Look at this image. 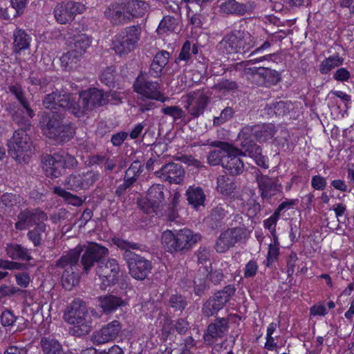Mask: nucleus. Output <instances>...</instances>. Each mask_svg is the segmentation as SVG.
Listing matches in <instances>:
<instances>
[{
	"label": "nucleus",
	"instance_id": "obj_1",
	"mask_svg": "<svg viewBox=\"0 0 354 354\" xmlns=\"http://www.w3.org/2000/svg\"><path fill=\"white\" fill-rule=\"evenodd\" d=\"M247 22L244 20L235 23L232 30L219 43V50L226 54H245L249 52L256 46V41L247 30Z\"/></svg>",
	"mask_w": 354,
	"mask_h": 354
},
{
	"label": "nucleus",
	"instance_id": "obj_2",
	"mask_svg": "<svg viewBox=\"0 0 354 354\" xmlns=\"http://www.w3.org/2000/svg\"><path fill=\"white\" fill-rule=\"evenodd\" d=\"M41 122L44 134L57 143L68 142L75 133L74 129L70 123L64 122V115L61 113H45Z\"/></svg>",
	"mask_w": 354,
	"mask_h": 354
},
{
	"label": "nucleus",
	"instance_id": "obj_3",
	"mask_svg": "<svg viewBox=\"0 0 354 354\" xmlns=\"http://www.w3.org/2000/svg\"><path fill=\"white\" fill-rule=\"evenodd\" d=\"M64 319L73 325L72 332L80 337L88 334L92 329V318L88 311L86 303L75 299L66 309Z\"/></svg>",
	"mask_w": 354,
	"mask_h": 354
},
{
	"label": "nucleus",
	"instance_id": "obj_4",
	"mask_svg": "<svg viewBox=\"0 0 354 354\" xmlns=\"http://www.w3.org/2000/svg\"><path fill=\"white\" fill-rule=\"evenodd\" d=\"M201 235L188 228L180 230H165L161 236L163 248L169 252H186L201 240Z\"/></svg>",
	"mask_w": 354,
	"mask_h": 354
},
{
	"label": "nucleus",
	"instance_id": "obj_5",
	"mask_svg": "<svg viewBox=\"0 0 354 354\" xmlns=\"http://www.w3.org/2000/svg\"><path fill=\"white\" fill-rule=\"evenodd\" d=\"M113 94L92 88L82 92L77 101L73 96L72 113L81 117L88 113L93 108L102 106L109 101Z\"/></svg>",
	"mask_w": 354,
	"mask_h": 354
},
{
	"label": "nucleus",
	"instance_id": "obj_6",
	"mask_svg": "<svg viewBox=\"0 0 354 354\" xmlns=\"http://www.w3.org/2000/svg\"><path fill=\"white\" fill-rule=\"evenodd\" d=\"M76 253H66L59 258L51 266L61 274L63 288L71 290L79 283L80 272L77 264Z\"/></svg>",
	"mask_w": 354,
	"mask_h": 354
},
{
	"label": "nucleus",
	"instance_id": "obj_7",
	"mask_svg": "<svg viewBox=\"0 0 354 354\" xmlns=\"http://www.w3.org/2000/svg\"><path fill=\"white\" fill-rule=\"evenodd\" d=\"M76 253L77 264L81 256L80 263L84 272L88 271L95 266V263L100 262L101 259L109 254V250L104 246L94 242L86 245H78L67 253Z\"/></svg>",
	"mask_w": 354,
	"mask_h": 354
},
{
	"label": "nucleus",
	"instance_id": "obj_8",
	"mask_svg": "<svg viewBox=\"0 0 354 354\" xmlns=\"http://www.w3.org/2000/svg\"><path fill=\"white\" fill-rule=\"evenodd\" d=\"M8 153L19 163H27L32 154L30 138L25 129L15 131L8 142Z\"/></svg>",
	"mask_w": 354,
	"mask_h": 354
},
{
	"label": "nucleus",
	"instance_id": "obj_9",
	"mask_svg": "<svg viewBox=\"0 0 354 354\" xmlns=\"http://www.w3.org/2000/svg\"><path fill=\"white\" fill-rule=\"evenodd\" d=\"M140 26H131L122 29L113 41V50L120 55H127L133 50L140 39Z\"/></svg>",
	"mask_w": 354,
	"mask_h": 354
},
{
	"label": "nucleus",
	"instance_id": "obj_10",
	"mask_svg": "<svg viewBox=\"0 0 354 354\" xmlns=\"http://www.w3.org/2000/svg\"><path fill=\"white\" fill-rule=\"evenodd\" d=\"M100 176L98 171L93 170L75 172L65 178L63 185L67 189L73 192L86 190L98 180Z\"/></svg>",
	"mask_w": 354,
	"mask_h": 354
},
{
	"label": "nucleus",
	"instance_id": "obj_11",
	"mask_svg": "<svg viewBox=\"0 0 354 354\" xmlns=\"http://www.w3.org/2000/svg\"><path fill=\"white\" fill-rule=\"evenodd\" d=\"M234 292V287L229 285L225 286L223 290L215 293L203 304V314L207 317L216 314L229 301Z\"/></svg>",
	"mask_w": 354,
	"mask_h": 354
},
{
	"label": "nucleus",
	"instance_id": "obj_12",
	"mask_svg": "<svg viewBox=\"0 0 354 354\" xmlns=\"http://www.w3.org/2000/svg\"><path fill=\"white\" fill-rule=\"evenodd\" d=\"M124 259L128 265L129 274L137 280H144L151 272V261L136 253L127 252Z\"/></svg>",
	"mask_w": 354,
	"mask_h": 354
},
{
	"label": "nucleus",
	"instance_id": "obj_13",
	"mask_svg": "<svg viewBox=\"0 0 354 354\" xmlns=\"http://www.w3.org/2000/svg\"><path fill=\"white\" fill-rule=\"evenodd\" d=\"M185 109L192 118L199 117L204 113L210 99V94L205 90H197L186 95Z\"/></svg>",
	"mask_w": 354,
	"mask_h": 354
},
{
	"label": "nucleus",
	"instance_id": "obj_14",
	"mask_svg": "<svg viewBox=\"0 0 354 354\" xmlns=\"http://www.w3.org/2000/svg\"><path fill=\"white\" fill-rule=\"evenodd\" d=\"M247 236L248 232L244 227H237L227 229L222 232L217 239L215 249L217 252L223 253Z\"/></svg>",
	"mask_w": 354,
	"mask_h": 354
},
{
	"label": "nucleus",
	"instance_id": "obj_15",
	"mask_svg": "<svg viewBox=\"0 0 354 354\" xmlns=\"http://www.w3.org/2000/svg\"><path fill=\"white\" fill-rule=\"evenodd\" d=\"M85 10L84 4L73 1L61 2L55 7L53 13L56 21L60 24L71 22L77 14Z\"/></svg>",
	"mask_w": 354,
	"mask_h": 354
},
{
	"label": "nucleus",
	"instance_id": "obj_16",
	"mask_svg": "<svg viewBox=\"0 0 354 354\" xmlns=\"http://www.w3.org/2000/svg\"><path fill=\"white\" fill-rule=\"evenodd\" d=\"M134 91L141 96L162 102L168 100L161 93L160 84L157 82H151L146 80L143 76L139 75L134 84Z\"/></svg>",
	"mask_w": 354,
	"mask_h": 354
},
{
	"label": "nucleus",
	"instance_id": "obj_17",
	"mask_svg": "<svg viewBox=\"0 0 354 354\" xmlns=\"http://www.w3.org/2000/svg\"><path fill=\"white\" fill-rule=\"evenodd\" d=\"M120 266L114 259H109L106 261H100L96 269V273L105 287L115 284L118 279Z\"/></svg>",
	"mask_w": 354,
	"mask_h": 354
},
{
	"label": "nucleus",
	"instance_id": "obj_18",
	"mask_svg": "<svg viewBox=\"0 0 354 354\" xmlns=\"http://www.w3.org/2000/svg\"><path fill=\"white\" fill-rule=\"evenodd\" d=\"M18 221L15 223V228L18 230H24L38 223L47 220V215L38 209H26L21 212L17 216Z\"/></svg>",
	"mask_w": 354,
	"mask_h": 354
},
{
	"label": "nucleus",
	"instance_id": "obj_19",
	"mask_svg": "<svg viewBox=\"0 0 354 354\" xmlns=\"http://www.w3.org/2000/svg\"><path fill=\"white\" fill-rule=\"evenodd\" d=\"M208 145L217 148L209 151L207 156V162L212 166L222 165V162L229 153L237 151L235 147L226 142L215 140L210 142Z\"/></svg>",
	"mask_w": 354,
	"mask_h": 354
},
{
	"label": "nucleus",
	"instance_id": "obj_20",
	"mask_svg": "<svg viewBox=\"0 0 354 354\" xmlns=\"http://www.w3.org/2000/svg\"><path fill=\"white\" fill-rule=\"evenodd\" d=\"M155 175L169 183L180 184L184 179L185 171L180 165L169 162L164 165L159 170L156 171Z\"/></svg>",
	"mask_w": 354,
	"mask_h": 354
},
{
	"label": "nucleus",
	"instance_id": "obj_21",
	"mask_svg": "<svg viewBox=\"0 0 354 354\" xmlns=\"http://www.w3.org/2000/svg\"><path fill=\"white\" fill-rule=\"evenodd\" d=\"M121 330L118 321L114 320L92 335V341L96 345H100L114 340Z\"/></svg>",
	"mask_w": 354,
	"mask_h": 354
},
{
	"label": "nucleus",
	"instance_id": "obj_22",
	"mask_svg": "<svg viewBox=\"0 0 354 354\" xmlns=\"http://www.w3.org/2000/svg\"><path fill=\"white\" fill-rule=\"evenodd\" d=\"M42 102L46 109L55 110L60 107L72 113L73 95L69 93L61 94L53 92L45 95Z\"/></svg>",
	"mask_w": 354,
	"mask_h": 354
},
{
	"label": "nucleus",
	"instance_id": "obj_23",
	"mask_svg": "<svg viewBox=\"0 0 354 354\" xmlns=\"http://www.w3.org/2000/svg\"><path fill=\"white\" fill-rule=\"evenodd\" d=\"M104 16L111 24L115 26H121L131 22L123 1L111 4L105 10Z\"/></svg>",
	"mask_w": 354,
	"mask_h": 354
},
{
	"label": "nucleus",
	"instance_id": "obj_24",
	"mask_svg": "<svg viewBox=\"0 0 354 354\" xmlns=\"http://www.w3.org/2000/svg\"><path fill=\"white\" fill-rule=\"evenodd\" d=\"M256 180L261 196L263 199H270L279 191L280 185L277 184V180L275 178H270L258 172L256 174Z\"/></svg>",
	"mask_w": 354,
	"mask_h": 354
},
{
	"label": "nucleus",
	"instance_id": "obj_25",
	"mask_svg": "<svg viewBox=\"0 0 354 354\" xmlns=\"http://www.w3.org/2000/svg\"><path fill=\"white\" fill-rule=\"evenodd\" d=\"M42 165L46 175L52 178L60 176L64 169L62 156L57 153L44 156L42 158Z\"/></svg>",
	"mask_w": 354,
	"mask_h": 354
},
{
	"label": "nucleus",
	"instance_id": "obj_26",
	"mask_svg": "<svg viewBox=\"0 0 354 354\" xmlns=\"http://www.w3.org/2000/svg\"><path fill=\"white\" fill-rule=\"evenodd\" d=\"M229 329V322L226 318H217L208 325L204 334V340L212 343L214 340L222 337Z\"/></svg>",
	"mask_w": 354,
	"mask_h": 354
},
{
	"label": "nucleus",
	"instance_id": "obj_27",
	"mask_svg": "<svg viewBox=\"0 0 354 354\" xmlns=\"http://www.w3.org/2000/svg\"><path fill=\"white\" fill-rule=\"evenodd\" d=\"M255 8V3L252 1H248L245 3H240L236 0H227L220 6L221 10L226 14H236L238 15H244L246 13H250Z\"/></svg>",
	"mask_w": 354,
	"mask_h": 354
},
{
	"label": "nucleus",
	"instance_id": "obj_28",
	"mask_svg": "<svg viewBox=\"0 0 354 354\" xmlns=\"http://www.w3.org/2000/svg\"><path fill=\"white\" fill-rule=\"evenodd\" d=\"M235 149L237 151L236 153H229L222 162L223 167L232 175H239L244 169L243 162L239 158V156L243 155V152L236 147Z\"/></svg>",
	"mask_w": 354,
	"mask_h": 354
},
{
	"label": "nucleus",
	"instance_id": "obj_29",
	"mask_svg": "<svg viewBox=\"0 0 354 354\" xmlns=\"http://www.w3.org/2000/svg\"><path fill=\"white\" fill-rule=\"evenodd\" d=\"M164 186L160 184H155L150 187L147 192V203L150 206L145 211L149 214L155 212L159 205L164 201Z\"/></svg>",
	"mask_w": 354,
	"mask_h": 354
},
{
	"label": "nucleus",
	"instance_id": "obj_30",
	"mask_svg": "<svg viewBox=\"0 0 354 354\" xmlns=\"http://www.w3.org/2000/svg\"><path fill=\"white\" fill-rule=\"evenodd\" d=\"M131 22L135 19L142 17L148 10V4L141 0H127L123 1Z\"/></svg>",
	"mask_w": 354,
	"mask_h": 354
},
{
	"label": "nucleus",
	"instance_id": "obj_31",
	"mask_svg": "<svg viewBox=\"0 0 354 354\" xmlns=\"http://www.w3.org/2000/svg\"><path fill=\"white\" fill-rule=\"evenodd\" d=\"M6 254L13 260H22L29 261L32 257L29 250L17 243L7 244L6 247Z\"/></svg>",
	"mask_w": 354,
	"mask_h": 354
},
{
	"label": "nucleus",
	"instance_id": "obj_32",
	"mask_svg": "<svg viewBox=\"0 0 354 354\" xmlns=\"http://www.w3.org/2000/svg\"><path fill=\"white\" fill-rule=\"evenodd\" d=\"M99 305L106 313H111L127 304L125 300L113 295L99 297Z\"/></svg>",
	"mask_w": 354,
	"mask_h": 354
},
{
	"label": "nucleus",
	"instance_id": "obj_33",
	"mask_svg": "<svg viewBox=\"0 0 354 354\" xmlns=\"http://www.w3.org/2000/svg\"><path fill=\"white\" fill-rule=\"evenodd\" d=\"M169 58V53L166 50L158 52L154 57L151 64L149 73L153 77H159L167 64Z\"/></svg>",
	"mask_w": 354,
	"mask_h": 354
},
{
	"label": "nucleus",
	"instance_id": "obj_34",
	"mask_svg": "<svg viewBox=\"0 0 354 354\" xmlns=\"http://www.w3.org/2000/svg\"><path fill=\"white\" fill-rule=\"evenodd\" d=\"M242 149L244 150V152H243V156L248 155L254 159L257 165L264 169H267L268 167L267 158L262 155L261 148L260 146L253 143L247 147H243Z\"/></svg>",
	"mask_w": 354,
	"mask_h": 354
},
{
	"label": "nucleus",
	"instance_id": "obj_35",
	"mask_svg": "<svg viewBox=\"0 0 354 354\" xmlns=\"http://www.w3.org/2000/svg\"><path fill=\"white\" fill-rule=\"evenodd\" d=\"M9 91L15 96L22 107L26 110L27 115L30 118H33L35 113L30 108V104L25 96L21 84L15 83L8 86Z\"/></svg>",
	"mask_w": 354,
	"mask_h": 354
},
{
	"label": "nucleus",
	"instance_id": "obj_36",
	"mask_svg": "<svg viewBox=\"0 0 354 354\" xmlns=\"http://www.w3.org/2000/svg\"><path fill=\"white\" fill-rule=\"evenodd\" d=\"M92 39L86 34H80L74 37L73 42L71 45V50L81 57L85 53L91 46Z\"/></svg>",
	"mask_w": 354,
	"mask_h": 354
},
{
	"label": "nucleus",
	"instance_id": "obj_37",
	"mask_svg": "<svg viewBox=\"0 0 354 354\" xmlns=\"http://www.w3.org/2000/svg\"><path fill=\"white\" fill-rule=\"evenodd\" d=\"M44 354H66L62 344L51 337H43L40 341Z\"/></svg>",
	"mask_w": 354,
	"mask_h": 354
},
{
	"label": "nucleus",
	"instance_id": "obj_38",
	"mask_svg": "<svg viewBox=\"0 0 354 354\" xmlns=\"http://www.w3.org/2000/svg\"><path fill=\"white\" fill-rule=\"evenodd\" d=\"M13 46L16 52L25 50L29 48L31 37L26 34L24 30L17 29L15 30L14 34Z\"/></svg>",
	"mask_w": 354,
	"mask_h": 354
},
{
	"label": "nucleus",
	"instance_id": "obj_39",
	"mask_svg": "<svg viewBox=\"0 0 354 354\" xmlns=\"http://www.w3.org/2000/svg\"><path fill=\"white\" fill-rule=\"evenodd\" d=\"M187 200L194 208L203 205L205 194L200 187H189L186 191Z\"/></svg>",
	"mask_w": 354,
	"mask_h": 354
},
{
	"label": "nucleus",
	"instance_id": "obj_40",
	"mask_svg": "<svg viewBox=\"0 0 354 354\" xmlns=\"http://www.w3.org/2000/svg\"><path fill=\"white\" fill-rule=\"evenodd\" d=\"M255 129V138L259 142L270 140L275 133V127L272 124H257Z\"/></svg>",
	"mask_w": 354,
	"mask_h": 354
},
{
	"label": "nucleus",
	"instance_id": "obj_41",
	"mask_svg": "<svg viewBox=\"0 0 354 354\" xmlns=\"http://www.w3.org/2000/svg\"><path fill=\"white\" fill-rule=\"evenodd\" d=\"M81 56L70 50L64 53L60 58L61 65L66 71H72L77 67Z\"/></svg>",
	"mask_w": 354,
	"mask_h": 354
},
{
	"label": "nucleus",
	"instance_id": "obj_42",
	"mask_svg": "<svg viewBox=\"0 0 354 354\" xmlns=\"http://www.w3.org/2000/svg\"><path fill=\"white\" fill-rule=\"evenodd\" d=\"M234 214V207L227 203H220L214 207L211 213L213 220L222 221Z\"/></svg>",
	"mask_w": 354,
	"mask_h": 354
},
{
	"label": "nucleus",
	"instance_id": "obj_43",
	"mask_svg": "<svg viewBox=\"0 0 354 354\" xmlns=\"http://www.w3.org/2000/svg\"><path fill=\"white\" fill-rule=\"evenodd\" d=\"M344 59L338 55H333L324 59L319 65V71L322 74H328L332 69L342 64Z\"/></svg>",
	"mask_w": 354,
	"mask_h": 354
},
{
	"label": "nucleus",
	"instance_id": "obj_44",
	"mask_svg": "<svg viewBox=\"0 0 354 354\" xmlns=\"http://www.w3.org/2000/svg\"><path fill=\"white\" fill-rule=\"evenodd\" d=\"M255 131V125L245 126L241 129L238 136L241 147L254 143V140H256Z\"/></svg>",
	"mask_w": 354,
	"mask_h": 354
},
{
	"label": "nucleus",
	"instance_id": "obj_45",
	"mask_svg": "<svg viewBox=\"0 0 354 354\" xmlns=\"http://www.w3.org/2000/svg\"><path fill=\"white\" fill-rule=\"evenodd\" d=\"M53 193L63 198L68 204H71L74 206H81L84 203V201L81 198L67 192L61 187H55L53 188Z\"/></svg>",
	"mask_w": 354,
	"mask_h": 354
},
{
	"label": "nucleus",
	"instance_id": "obj_46",
	"mask_svg": "<svg viewBox=\"0 0 354 354\" xmlns=\"http://www.w3.org/2000/svg\"><path fill=\"white\" fill-rule=\"evenodd\" d=\"M46 230V225L44 223V221H41V223H38L32 230L28 231L27 236L28 239L32 242L34 246L38 247L40 245L41 235Z\"/></svg>",
	"mask_w": 354,
	"mask_h": 354
},
{
	"label": "nucleus",
	"instance_id": "obj_47",
	"mask_svg": "<svg viewBox=\"0 0 354 354\" xmlns=\"http://www.w3.org/2000/svg\"><path fill=\"white\" fill-rule=\"evenodd\" d=\"M20 202V196L19 195L11 193L3 194L1 197L0 204L1 208H4V211L8 214L12 212V208L17 206Z\"/></svg>",
	"mask_w": 354,
	"mask_h": 354
},
{
	"label": "nucleus",
	"instance_id": "obj_48",
	"mask_svg": "<svg viewBox=\"0 0 354 354\" xmlns=\"http://www.w3.org/2000/svg\"><path fill=\"white\" fill-rule=\"evenodd\" d=\"M236 188V185L225 176H220L217 178V189L222 194L230 195Z\"/></svg>",
	"mask_w": 354,
	"mask_h": 354
},
{
	"label": "nucleus",
	"instance_id": "obj_49",
	"mask_svg": "<svg viewBox=\"0 0 354 354\" xmlns=\"http://www.w3.org/2000/svg\"><path fill=\"white\" fill-rule=\"evenodd\" d=\"M207 276V270L205 268H203V272L199 270V273L194 280V292L197 295H201L208 287L206 279Z\"/></svg>",
	"mask_w": 354,
	"mask_h": 354
},
{
	"label": "nucleus",
	"instance_id": "obj_50",
	"mask_svg": "<svg viewBox=\"0 0 354 354\" xmlns=\"http://www.w3.org/2000/svg\"><path fill=\"white\" fill-rule=\"evenodd\" d=\"M178 25L177 20L171 16L165 17L157 28L159 35H163L175 30Z\"/></svg>",
	"mask_w": 354,
	"mask_h": 354
},
{
	"label": "nucleus",
	"instance_id": "obj_51",
	"mask_svg": "<svg viewBox=\"0 0 354 354\" xmlns=\"http://www.w3.org/2000/svg\"><path fill=\"white\" fill-rule=\"evenodd\" d=\"M142 171V165L140 161H134L125 172L124 180L129 183H134Z\"/></svg>",
	"mask_w": 354,
	"mask_h": 354
},
{
	"label": "nucleus",
	"instance_id": "obj_52",
	"mask_svg": "<svg viewBox=\"0 0 354 354\" xmlns=\"http://www.w3.org/2000/svg\"><path fill=\"white\" fill-rule=\"evenodd\" d=\"M255 73L262 76L270 84H276L281 80L280 75L277 71L268 68H261L259 70H255Z\"/></svg>",
	"mask_w": 354,
	"mask_h": 354
},
{
	"label": "nucleus",
	"instance_id": "obj_53",
	"mask_svg": "<svg viewBox=\"0 0 354 354\" xmlns=\"http://www.w3.org/2000/svg\"><path fill=\"white\" fill-rule=\"evenodd\" d=\"M272 55H268L266 56H262L259 58H255V59H250L247 61L241 62L239 63H236L234 66V68L236 71H241L243 70L245 73H248L250 71L252 72V73H254V69L248 68V66L250 64H254L260 62H262L263 60H268L271 57Z\"/></svg>",
	"mask_w": 354,
	"mask_h": 354
},
{
	"label": "nucleus",
	"instance_id": "obj_54",
	"mask_svg": "<svg viewBox=\"0 0 354 354\" xmlns=\"http://www.w3.org/2000/svg\"><path fill=\"white\" fill-rule=\"evenodd\" d=\"M112 242L118 248L124 251L123 256L127 253H133L131 250H138L140 246L138 243L129 242L120 237H114L112 239Z\"/></svg>",
	"mask_w": 354,
	"mask_h": 354
},
{
	"label": "nucleus",
	"instance_id": "obj_55",
	"mask_svg": "<svg viewBox=\"0 0 354 354\" xmlns=\"http://www.w3.org/2000/svg\"><path fill=\"white\" fill-rule=\"evenodd\" d=\"M162 112L169 116H171L174 121L178 120H185V112L178 106H166L162 109Z\"/></svg>",
	"mask_w": 354,
	"mask_h": 354
},
{
	"label": "nucleus",
	"instance_id": "obj_56",
	"mask_svg": "<svg viewBox=\"0 0 354 354\" xmlns=\"http://www.w3.org/2000/svg\"><path fill=\"white\" fill-rule=\"evenodd\" d=\"M28 82L32 85L39 86L40 89L43 92H46L45 88L49 84L48 80L46 77H44L41 74L35 72L30 73Z\"/></svg>",
	"mask_w": 354,
	"mask_h": 354
},
{
	"label": "nucleus",
	"instance_id": "obj_57",
	"mask_svg": "<svg viewBox=\"0 0 354 354\" xmlns=\"http://www.w3.org/2000/svg\"><path fill=\"white\" fill-rule=\"evenodd\" d=\"M274 244H270L269 250L267 256V266H270L274 261H275L279 254V248L277 237L274 238Z\"/></svg>",
	"mask_w": 354,
	"mask_h": 354
},
{
	"label": "nucleus",
	"instance_id": "obj_58",
	"mask_svg": "<svg viewBox=\"0 0 354 354\" xmlns=\"http://www.w3.org/2000/svg\"><path fill=\"white\" fill-rule=\"evenodd\" d=\"M18 320H24L23 317H16L12 311L6 310L1 315V323L3 326H10Z\"/></svg>",
	"mask_w": 354,
	"mask_h": 354
},
{
	"label": "nucleus",
	"instance_id": "obj_59",
	"mask_svg": "<svg viewBox=\"0 0 354 354\" xmlns=\"http://www.w3.org/2000/svg\"><path fill=\"white\" fill-rule=\"evenodd\" d=\"M214 88L218 91L225 93L236 90L237 88V84L229 80H222L214 85Z\"/></svg>",
	"mask_w": 354,
	"mask_h": 354
},
{
	"label": "nucleus",
	"instance_id": "obj_60",
	"mask_svg": "<svg viewBox=\"0 0 354 354\" xmlns=\"http://www.w3.org/2000/svg\"><path fill=\"white\" fill-rule=\"evenodd\" d=\"M24 111L21 109H17L15 111L11 113L13 120L19 126L21 129H26L27 127L30 126V121L27 120L24 115Z\"/></svg>",
	"mask_w": 354,
	"mask_h": 354
},
{
	"label": "nucleus",
	"instance_id": "obj_61",
	"mask_svg": "<svg viewBox=\"0 0 354 354\" xmlns=\"http://www.w3.org/2000/svg\"><path fill=\"white\" fill-rule=\"evenodd\" d=\"M115 80V71L112 67H107L100 75V80L106 86H111Z\"/></svg>",
	"mask_w": 354,
	"mask_h": 354
},
{
	"label": "nucleus",
	"instance_id": "obj_62",
	"mask_svg": "<svg viewBox=\"0 0 354 354\" xmlns=\"http://www.w3.org/2000/svg\"><path fill=\"white\" fill-rule=\"evenodd\" d=\"M279 215L277 212H274L268 219H266L263 222L264 227L269 230L274 238L277 237L275 234L277 222L279 219Z\"/></svg>",
	"mask_w": 354,
	"mask_h": 354
},
{
	"label": "nucleus",
	"instance_id": "obj_63",
	"mask_svg": "<svg viewBox=\"0 0 354 354\" xmlns=\"http://www.w3.org/2000/svg\"><path fill=\"white\" fill-rule=\"evenodd\" d=\"M171 306L176 310L182 311L187 306V301L181 295H172L169 300Z\"/></svg>",
	"mask_w": 354,
	"mask_h": 354
},
{
	"label": "nucleus",
	"instance_id": "obj_64",
	"mask_svg": "<svg viewBox=\"0 0 354 354\" xmlns=\"http://www.w3.org/2000/svg\"><path fill=\"white\" fill-rule=\"evenodd\" d=\"M233 114V109L231 107H227L222 111L219 117L214 118V124L216 125H220L230 120L232 117Z\"/></svg>",
	"mask_w": 354,
	"mask_h": 354
}]
</instances>
